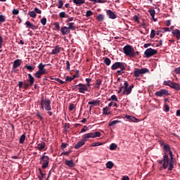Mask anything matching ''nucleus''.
<instances>
[{
  "label": "nucleus",
  "instance_id": "nucleus-38",
  "mask_svg": "<svg viewBox=\"0 0 180 180\" xmlns=\"http://www.w3.org/2000/svg\"><path fill=\"white\" fill-rule=\"evenodd\" d=\"M117 123H120V121H119V120L111 121L109 123L108 126H110V127L115 126V124H117Z\"/></svg>",
  "mask_w": 180,
  "mask_h": 180
},
{
  "label": "nucleus",
  "instance_id": "nucleus-46",
  "mask_svg": "<svg viewBox=\"0 0 180 180\" xmlns=\"http://www.w3.org/2000/svg\"><path fill=\"white\" fill-rule=\"evenodd\" d=\"M150 37V39H154L155 37V30H151Z\"/></svg>",
  "mask_w": 180,
  "mask_h": 180
},
{
  "label": "nucleus",
  "instance_id": "nucleus-29",
  "mask_svg": "<svg viewBox=\"0 0 180 180\" xmlns=\"http://www.w3.org/2000/svg\"><path fill=\"white\" fill-rule=\"evenodd\" d=\"M73 3L81 6V5L85 4V0H73Z\"/></svg>",
  "mask_w": 180,
  "mask_h": 180
},
{
  "label": "nucleus",
  "instance_id": "nucleus-10",
  "mask_svg": "<svg viewBox=\"0 0 180 180\" xmlns=\"http://www.w3.org/2000/svg\"><path fill=\"white\" fill-rule=\"evenodd\" d=\"M155 54H157V50L153 49L152 48L146 49L144 52V55L147 58H150V57H153V56H155Z\"/></svg>",
  "mask_w": 180,
  "mask_h": 180
},
{
  "label": "nucleus",
  "instance_id": "nucleus-26",
  "mask_svg": "<svg viewBox=\"0 0 180 180\" xmlns=\"http://www.w3.org/2000/svg\"><path fill=\"white\" fill-rule=\"evenodd\" d=\"M170 88H173V89H176V91H180V86L178 83L173 82Z\"/></svg>",
  "mask_w": 180,
  "mask_h": 180
},
{
  "label": "nucleus",
  "instance_id": "nucleus-61",
  "mask_svg": "<svg viewBox=\"0 0 180 180\" xmlns=\"http://www.w3.org/2000/svg\"><path fill=\"white\" fill-rule=\"evenodd\" d=\"M162 30H164V32H171L169 27H163Z\"/></svg>",
  "mask_w": 180,
  "mask_h": 180
},
{
  "label": "nucleus",
  "instance_id": "nucleus-9",
  "mask_svg": "<svg viewBox=\"0 0 180 180\" xmlns=\"http://www.w3.org/2000/svg\"><path fill=\"white\" fill-rule=\"evenodd\" d=\"M28 82L30 83L24 84V89H28L29 86H33V84H34V77H33L32 74H28Z\"/></svg>",
  "mask_w": 180,
  "mask_h": 180
},
{
  "label": "nucleus",
  "instance_id": "nucleus-54",
  "mask_svg": "<svg viewBox=\"0 0 180 180\" xmlns=\"http://www.w3.org/2000/svg\"><path fill=\"white\" fill-rule=\"evenodd\" d=\"M12 13H13V15H19V10H17V9H13V11H12Z\"/></svg>",
  "mask_w": 180,
  "mask_h": 180
},
{
  "label": "nucleus",
  "instance_id": "nucleus-41",
  "mask_svg": "<svg viewBox=\"0 0 180 180\" xmlns=\"http://www.w3.org/2000/svg\"><path fill=\"white\" fill-rule=\"evenodd\" d=\"M28 15L30 16V18H36V16L37 15L35 13V11H30L28 13Z\"/></svg>",
  "mask_w": 180,
  "mask_h": 180
},
{
  "label": "nucleus",
  "instance_id": "nucleus-17",
  "mask_svg": "<svg viewBox=\"0 0 180 180\" xmlns=\"http://www.w3.org/2000/svg\"><path fill=\"white\" fill-rule=\"evenodd\" d=\"M172 34L177 40L180 39V30L178 29H176L172 32Z\"/></svg>",
  "mask_w": 180,
  "mask_h": 180
},
{
  "label": "nucleus",
  "instance_id": "nucleus-36",
  "mask_svg": "<svg viewBox=\"0 0 180 180\" xmlns=\"http://www.w3.org/2000/svg\"><path fill=\"white\" fill-rule=\"evenodd\" d=\"M148 13H150L151 18H154V16H155V10L154 9H149Z\"/></svg>",
  "mask_w": 180,
  "mask_h": 180
},
{
  "label": "nucleus",
  "instance_id": "nucleus-49",
  "mask_svg": "<svg viewBox=\"0 0 180 180\" xmlns=\"http://www.w3.org/2000/svg\"><path fill=\"white\" fill-rule=\"evenodd\" d=\"M72 91H75V92H77V91H79V84L73 86Z\"/></svg>",
  "mask_w": 180,
  "mask_h": 180
},
{
  "label": "nucleus",
  "instance_id": "nucleus-37",
  "mask_svg": "<svg viewBox=\"0 0 180 180\" xmlns=\"http://www.w3.org/2000/svg\"><path fill=\"white\" fill-rule=\"evenodd\" d=\"M164 150L165 151H166V153H169L171 151V148L169 147V145H165Z\"/></svg>",
  "mask_w": 180,
  "mask_h": 180
},
{
  "label": "nucleus",
  "instance_id": "nucleus-25",
  "mask_svg": "<svg viewBox=\"0 0 180 180\" xmlns=\"http://www.w3.org/2000/svg\"><path fill=\"white\" fill-rule=\"evenodd\" d=\"M24 68H26L30 72H33L34 71V68H36L35 66L30 65H26Z\"/></svg>",
  "mask_w": 180,
  "mask_h": 180
},
{
  "label": "nucleus",
  "instance_id": "nucleus-6",
  "mask_svg": "<svg viewBox=\"0 0 180 180\" xmlns=\"http://www.w3.org/2000/svg\"><path fill=\"white\" fill-rule=\"evenodd\" d=\"M101 132H90L88 134H85L82 136V139L84 141H86L88 139H96V137H101Z\"/></svg>",
  "mask_w": 180,
  "mask_h": 180
},
{
  "label": "nucleus",
  "instance_id": "nucleus-48",
  "mask_svg": "<svg viewBox=\"0 0 180 180\" xmlns=\"http://www.w3.org/2000/svg\"><path fill=\"white\" fill-rule=\"evenodd\" d=\"M41 23L43 26H46V23H47V18H43L41 20Z\"/></svg>",
  "mask_w": 180,
  "mask_h": 180
},
{
  "label": "nucleus",
  "instance_id": "nucleus-56",
  "mask_svg": "<svg viewBox=\"0 0 180 180\" xmlns=\"http://www.w3.org/2000/svg\"><path fill=\"white\" fill-rule=\"evenodd\" d=\"M134 20H135V22H136V23H140V20L139 19V16L134 15Z\"/></svg>",
  "mask_w": 180,
  "mask_h": 180
},
{
  "label": "nucleus",
  "instance_id": "nucleus-59",
  "mask_svg": "<svg viewBox=\"0 0 180 180\" xmlns=\"http://www.w3.org/2000/svg\"><path fill=\"white\" fill-rule=\"evenodd\" d=\"M74 20V17H70L66 20V23H70V22H72Z\"/></svg>",
  "mask_w": 180,
  "mask_h": 180
},
{
  "label": "nucleus",
  "instance_id": "nucleus-51",
  "mask_svg": "<svg viewBox=\"0 0 180 180\" xmlns=\"http://www.w3.org/2000/svg\"><path fill=\"white\" fill-rule=\"evenodd\" d=\"M5 15H0V23H4L5 22Z\"/></svg>",
  "mask_w": 180,
  "mask_h": 180
},
{
  "label": "nucleus",
  "instance_id": "nucleus-21",
  "mask_svg": "<svg viewBox=\"0 0 180 180\" xmlns=\"http://www.w3.org/2000/svg\"><path fill=\"white\" fill-rule=\"evenodd\" d=\"M37 148L39 151H41V150H44L46 148V143L41 142V143H37Z\"/></svg>",
  "mask_w": 180,
  "mask_h": 180
},
{
  "label": "nucleus",
  "instance_id": "nucleus-3",
  "mask_svg": "<svg viewBox=\"0 0 180 180\" xmlns=\"http://www.w3.org/2000/svg\"><path fill=\"white\" fill-rule=\"evenodd\" d=\"M123 52L125 56L127 57H130L131 58H134L136 57V51H134V48L131 45H126L123 48Z\"/></svg>",
  "mask_w": 180,
  "mask_h": 180
},
{
  "label": "nucleus",
  "instance_id": "nucleus-14",
  "mask_svg": "<svg viewBox=\"0 0 180 180\" xmlns=\"http://www.w3.org/2000/svg\"><path fill=\"white\" fill-rule=\"evenodd\" d=\"M22 64V60L17 59L15 60L13 65V70H16V68H19V66Z\"/></svg>",
  "mask_w": 180,
  "mask_h": 180
},
{
  "label": "nucleus",
  "instance_id": "nucleus-34",
  "mask_svg": "<svg viewBox=\"0 0 180 180\" xmlns=\"http://www.w3.org/2000/svg\"><path fill=\"white\" fill-rule=\"evenodd\" d=\"M59 18H70V15L65 14V12L62 11L59 13Z\"/></svg>",
  "mask_w": 180,
  "mask_h": 180
},
{
  "label": "nucleus",
  "instance_id": "nucleus-52",
  "mask_svg": "<svg viewBox=\"0 0 180 180\" xmlns=\"http://www.w3.org/2000/svg\"><path fill=\"white\" fill-rule=\"evenodd\" d=\"M54 80L57 81V82H59V84H65V82H64V81H63V80H61L60 79H58V78H54Z\"/></svg>",
  "mask_w": 180,
  "mask_h": 180
},
{
  "label": "nucleus",
  "instance_id": "nucleus-63",
  "mask_svg": "<svg viewBox=\"0 0 180 180\" xmlns=\"http://www.w3.org/2000/svg\"><path fill=\"white\" fill-rule=\"evenodd\" d=\"M88 103L89 105H96V101H89Z\"/></svg>",
  "mask_w": 180,
  "mask_h": 180
},
{
  "label": "nucleus",
  "instance_id": "nucleus-23",
  "mask_svg": "<svg viewBox=\"0 0 180 180\" xmlns=\"http://www.w3.org/2000/svg\"><path fill=\"white\" fill-rule=\"evenodd\" d=\"M65 165H67L68 167H70V168L75 167V165L74 164V161H72V160H65Z\"/></svg>",
  "mask_w": 180,
  "mask_h": 180
},
{
  "label": "nucleus",
  "instance_id": "nucleus-15",
  "mask_svg": "<svg viewBox=\"0 0 180 180\" xmlns=\"http://www.w3.org/2000/svg\"><path fill=\"white\" fill-rule=\"evenodd\" d=\"M85 141L84 140V139L82 138V139L77 142L75 146V148L76 150H78V148H81V147H82V146H84L85 145Z\"/></svg>",
  "mask_w": 180,
  "mask_h": 180
},
{
  "label": "nucleus",
  "instance_id": "nucleus-8",
  "mask_svg": "<svg viewBox=\"0 0 180 180\" xmlns=\"http://www.w3.org/2000/svg\"><path fill=\"white\" fill-rule=\"evenodd\" d=\"M147 72H150V70L147 68H141V69H136L134 72V77H139L140 75L143 74H147Z\"/></svg>",
  "mask_w": 180,
  "mask_h": 180
},
{
  "label": "nucleus",
  "instance_id": "nucleus-30",
  "mask_svg": "<svg viewBox=\"0 0 180 180\" xmlns=\"http://www.w3.org/2000/svg\"><path fill=\"white\" fill-rule=\"evenodd\" d=\"M68 28H69L70 30H75V23L69 22Z\"/></svg>",
  "mask_w": 180,
  "mask_h": 180
},
{
  "label": "nucleus",
  "instance_id": "nucleus-60",
  "mask_svg": "<svg viewBox=\"0 0 180 180\" xmlns=\"http://www.w3.org/2000/svg\"><path fill=\"white\" fill-rule=\"evenodd\" d=\"M34 11H35V13H39V14H41V10L39 9L37 7H36V8H34Z\"/></svg>",
  "mask_w": 180,
  "mask_h": 180
},
{
  "label": "nucleus",
  "instance_id": "nucleus-45",
  "mask_svg": "<svg viewBox=\"0 0 180 180\" xmlns=\"http://www.w3.org/2000/svg\"><path fill=\"white\" fill-rule=\"evenodd\" d=\"M85 81H86V86L87 87H88V86H91V81H92V79H90V78H86V79H85Z\"/></svg>",
  "mask_w": 180,
  "mask_h": 180
},
{
  "label": "nucleus",
  "instance_id": "nucleus-7",
  "mask_svg": "<svg viewBox=\"0 0 180 180\" xmlns=\"http://www.w3.org/2000/svg\"><path fill=\"white\" fill-rule=\"evenodd\" d=\"M50 162V158L49 156L43 155L40 158V164L42 163V169H46L49 167V162Z\"/></svg>",
  "mask_w": 180,
  "mask_h": 180
},
{
  "label": "nucleus",
  "instance_id": "nucleus-13",
  "mask_svg": "<svg viewBox=\"0 0 180 180\" xmlns=\"http://www.w3.org/2000/svg\"><path fill=\"white\" fill-rule=\"evenodd\" d=\"M134 88V85L131 84L129 87L124 88L122 92L123 95H130L131 94V90Z\"/></svg>",
  "mask_w": 180,
  "mask_h": 180
},
{
  "label": "nucleus",
  "instance_id": "nucleus-2",
  "mask_svg": "<svg viewBox=\"0 0 180 180\" xmlns=\"http://www.w3.org/2000/svg\"><path fill=\"white\" fill-rule=\"evenodd\" d=\"M117 68H120V70L117 71V74H118V75H122L124 74V70H126V64L122 62H115L111 66V70H112V71L117 70Z\"/></svg>",
  "mask_w": 180,
  "mask_h": 180
},
{
  "label": "nucleus",
  "instance_id": "nucleus-62",
  "mask_svg": "<svg viewBox=\"0 0 180 180\" xmlns=\"http://www.w3.org/2000/svg\"><path fill=\"white\" fill-rule=\"evenodd\" d=\"M166 25H167V27L171 26V20H167L166 21Z\"/></svg>",
  "mask_w": 180,
  "mask_h": 180
},
{
  "label": "nucleus",
  "instance_id": "nucleus-55",
  "mask_svg": "<svg viewBox=\"0 0 180 180\" xmlns=\"http://www.w3.org/2000/svg\"><path fill=\"white\" fill-rule=\"evenodd\" d=\"M73 79H74L73 77H70L68 76H67L65 78V81L68 82H71V81H73Z\"/></svg>",
  "mask_w": 180,
  "mask_h": 180
},
{
  "label": "nucleus",
  "instance_id": "nucleus-22",
  "mask_svg": "<svg viewBox=\"0 0 180 180\" xmlns=\"http://www.w3.org/2000/svg\"><path fill=\"white\" fill-rule=\"evenodd\" d=\"M25 25L27 27H29L30 29H32V30H36V29H37V27L32 24V22H30V21H27L25 22Z\"/></svg>",
  "mask_w": 180,
  "mask_h": 180
},
{
  "label": "nucleus",
  "instance_id": "nucleus-44",
  "mask_svg": "<svg viewBox=\"0 0 180 180\" xmlns=\"http://www.w3.org/2000/svg\"><path fill=\"white\" fill-rule=\"evenodd\" d=\"M94 15V13L91 10H88L86 13V18H89V16H92Z\"/></svg>",
  "mask_w": 180,
  "mask_h": 180
},
{
  "label": "nucleus",
  "instance_id": "nucleus-18",
  "mask_svg": "<svg viewBox=\"0 0 180 180\" xmlns=\"http://www.w3.org/2000/svg\"><path fill=\"white\" fill-rule=\"evenodd\" d=\"M106 13L110 19H116L117 18L116 14H115V13H113V11H112L111 10H108L106 11Z\"/></svg>",
  "mask_w": 180,
  "mask_h": 180
},
{
  "label": "nucleus",
  "instance_id": "nucleus-27",
  "mask_svg": "<svg viewBox=\"0 0 180 180\" xmlns=\"http://www.w3.org/2000/svg\"><path fill=\"white\" fill-rule=\"evenodd\" d=\"M96 19L98 22H103L105 20V15L103 14H99L96 16Z\"/></svg>",
  "mask_w": 180,
  "mask_h": 180
},
{
  "label": "nucleus",
  "instance_id": "nucleus-50",
  "mask_svg": "<svg viewBox=\"0 0 180 180\" xmlns=\"http://www.w3.org/2000/svg\"><path fill=\"white\" fill-rule=\"evenodd\" d=\"M164 108H165L164 110H165L166 112L169 110V105H168V104H167V103H165L164 104Z\"/></svg>",
  "mask_w": 180,
  "mask_h": 180
},
{
  "label": "nucleus",
  "instance_id": "nucleus-16",
  "mask_svg": "<svg viewBox=\"0 0 180 180\" xmlns=\"http://www.w3.org/2000/svg\"><path fill=\"white\" fill-rule=\"evenodd\" d=\"M60 32L63 36H65L70 33L71 30H69L68 27H63L60 29Z\"/></svg>",
  "mask_w": 180,
  "mask_h": 180
},
{
  "label": "nucleus",
  "instance_id": "nucleus-32",
  "mask_svg": "<svg viewBox=\"0 0 180 180\" xmlns=\"http://www.w3.org/2000/svg\"><path fill=\"white\" fill-rule=\"evenodd\" d=\"M172 84H174V82L171 80H167L164 82V85H166L167 86H170V88L172 86Z\"/></svg>",
  "mask_w": 180,
  "mask_h": 180
},
{
  "label": "nucleus",
  "instance_id": "nucleus-24",
  "mask_svg": "<svg viewBox=\"0 0 180 180\" xmlns=\"http://www.w3.org/2000/svg\"><path fill=\"white\" fill-rule=\"evenodd\" d=\"M101 85H102V79H98L96 81V84L94 86L95 89H99Z\"/></svg>",
  "mask_w": 180,
  "mask_h": 180
},
{
  "label": "nucleus",
  "instance_id": "nucleus-58",
  "mask_svg": "<svg viewBox=\"0 0 180 180\" xmlns=\"http://www.w3.org/2000/svg\"><path fill=\"white\" fill-rule=\"evenodd\" d=\"M55 27L57 29V30H60V23L55 22Z\"/></svg>",
  "mask_w": 180,
  "mask_h": 180
},
{
  "label": "nucleus",
  "instance_id": "nucleus-39",
  "mask_svg": "<svg viewBox=\"0 0 180 180\" xmlns=\"http://www.w3.org/2000/svg\"><path fill=\"white\" fill-rule=\"evenodd\" d=\"M116 148H117V145L115 143H112L110 146V150H111V151H113V150H116Z\"/></svg>",
  "mask_w": 180,
  "mask_h": 180
},
{
  "label": "nucleus",
  "instance_id": "nucleus-35",
  "mask_svg": "<svg viewBox=\"0 0 180 180\" xmlns=\"http://www.w3.org/2000/svg\"><path fill=\"white\" fill-rule=\"evenodd\" d=\"M104 63L106 65H110V63H112V60H110V58H105Z\"/></svg>",
  "mask_w": 180,
  "mask_h": 180
},
{
  "label": "nucleus",
  "instance_id": "nucleus-33",
  "mask_svg": "<svg viewBox=\"0 0 180 180\" xmlns=\"http://www.w3.org/2000/svg\"><path fill=\"white\" fill-rule=\"evenodd\" d=\"M113 165L114 164L110 161H108L106 163V167L108 168L109 169H112V168H113Z\"/></svg>",
  "mask_w": 180,
  "mask_h": 180
},
{
  "label": "nucleus",
  "instance_id": "nucleus-19",
  "mask_svg": "<svg viewBox=\"0 0 180 180\" xmlns=\"http://www.w3.org/2000/svg\"><path fill=\"white\" fill-rule=\"evenodd\" d=\"M60 50H61V47H60V46L57 45V46H54L53 49H52L51 54H52V55L58 54V53H60Z\"/></svg>",
  "mask_w": 180,
  "mask_h": 180
},
{
  "label": "nucleus",
  "instance_id": "nucleus-43",
  "mask_svg": "<svg viewBox=\"0 0 180 180\" xmlns=\"http://www.w3.org/2000/svg\"><path fill=\"white\" fill-rule=\"evenodd\" d=\"M108 101H115V102H117V101H119L117 99V97L116 96V95H112L111 96V97L108 99Z\"/></svg>",
  "mask_w": 180,
  "mask_h": 180
},
{
  "label": "nucleus",
  "instance_id": "nucleus-42",
  "mask_svg": "<svg viewBox=\"0 0 180 180\" xmlns=\"http://www.w3.org/2000/svg\"><path fill=\"white\" fill-rule=\"evenodd\" d=\"M58 9H61L64 5V3H63V0H58Z\"/></svg>",
  "mask_w": 180,
  "mask_h": 180
},
{
  "label": "nucleus",
  "instance_id": "nucleus-12",
  "mask_svg": "<svg viewBox=\"0 0 180 180\" xmlns=\"http://www.w3.org/2000/svg\"><path fill=\"white\" fill-rule=\"evenodd\" d=\"M79 92L80 94H85V92H88V86H86V84L79 83Z\"/></svg>",
  "mask_w": 180,
  "mask_h": 180
},
{
  "label": "nucleus",
  "instance_id": "nucleus-53",
  "mask_svg": "<svg viewBox=\"0 0 180 180\" xmlns=\"http://www.w3.org/2000/svg\"><path fill=\"white\" fill-rule=\"evenodd\" d=\"M70 61L67 60L66 61V70H67V71H70Z\"/></svg>",
  "mask_w": 180,
  "mask_h": 180
},
{
  "label": "nucleus",
  "instance_id": "nucleus-5",
  "mask_svg": "<svg viewBox=\"0 0 180 180\" xmlns=\"http://www.w3.org/2000/svg\"><path fill=\"white\" fill-rule=\"evenodd\" d=\"M41 108L42 109V110H51V101H50V99L47 98L44 100V97H42L41 99Z\"/></svg>",
  "mask_w": 180,
  "mask_h": 180
},
{
  "label": "nucleus",
  "instance_id": "nucleus-28",
  "mask_svg": "<svg viewBox=\"0 0 180 180\" xmlns=\"http://www.w3.org/2000/svg\"><path fill=\"white\" fill-rule=\"evenodd\" d=\"M25 140H26V134H23L20 137V139H19L20 144H23Z\"/></svg>",
  "mask_w": 180,
  "mask_h": 180
},
{
  "label": "nucleus",
  "instance_id": "nucleus-64",
  "mask_svg": "<svg viewBox=\"0 0 180 180\" xmlns=\"http://www.w3.org/2000/svg\"><path fill=\"white\" fill-rule=\"evenodd\" d=\"M122 180H130V179H129L127 176H124L122 178Z\"/></svg>",
  "mask_w": 180,
  "mask_h": 180
},
{
  "label": "nucleus",
  "instance_id": "nucleus-57",
  "mask_svg": "<svg viewBox=\"0 0 180 180\" xmlns=\"http://www.w3.org/2000/svg\"><path fill=\"white\" fill-rule=\"evenodd\" d=\"M108 2V0H97V4H105Z\"/></svg>",
  "mask_w": 180,
  "mask_h": 180
},
{
  "label": "nucleus",
  "instance_id": "nucleus-40",
  "mask_svg": "<svg viewBox=\"0 0 180 180\" xmlns=\"http://www.w3.org/2000/svg\"><path fill=\"white\" fill-rule=\"evenodd\" d=\"M99 146H102V143L101 142L93 143L90 145V147H98Z\"/></svg>",
  "mask_w": 180,
  "mask_h": 180
},
{
  "label": "nucleus",
  "instance_id": "nucleus-47",
  "mask_svg": "<svg viewBox=\"0 0 180 180\" xmlns=\"http://www.w3.org/2000/svg\"><path fill=\"white\" fill-rule=\"evenodd\" d=\"M79 77V70H76L75 74L72 76L73 79Z\"/></svg>",
  "mask_w": 180,
  "mask_h": 180
},
{
  "label": "nucleus",
  "instance_id": "nucleus-31",
  "mask_svg": "<svg viewBox=\"0 0 180 180\" xmlns=\"http://www.w3.org/2000/svg\"><path fill=\"white\" fill-rule=\"evenodd\" d=\"M110 110V108L109 107H105L103 108V115H110V112H108Z\"/></svg>",
  "mask_w": 180,
  "mask_h": 180
},
{
  "label": "nucleus",
  "instance_id": "nucleus-20",
  "mask_svg": "<svg viewBox=\"0 0 180 180\" xmlns=\"http://www.w3.org/2000/svg\"><path fill=\"white\" fill-rule=\"evenodd\" d=\"M126 119H128L129 122H134V123L139 122V119L136 118L135 117H133L131 115H126Z\"/></svg>",
  "mask_w": 180,
  "mask_h": 180
},
{
  "label": "nucleus",
  "instance_id": "nucleus-4",
  "mask_svg": "<svg viewBox=\"0 0 180 180\" xmlns=\"http://www.w3.org/2000/svg\"><path fill=\"white\" fill-rule=\"evenodd\" d=\"M46 65L43 64V63H41L38 65V71L34 73L35 78H38V79H40L41 78V75H44L47 74V70L46 68Z\"/></svg>",
  "mask_w": 180,
  "mask_h": 180
},
{
  "label": "nucleus",
  "instance_id": "nucleus-11",
  "mask_svg": "<svg viewBox=\"0 0 180 180\" xmlns=\"http://www.w3.org/2000/svg\"><path fill=\"white\" fill-rule=\"evenodd\" d=\"M155 96H163V98H165V96H169V92H168V90L165 89H162L158 91H156L155 93Z\"/></svg>",
  "mask_w": 180,
  "mask_h": 180
},
{
  "label": "nucleus",
  "instance_id": "nucleus-1",
  "mask_svg": "<svg viewBox=\"0 0 180 180\" xmlns=\"http://www.w3.org/2000/svg\"><path fill=\"white\" fill-rule=\"evenodd\" d=\"M169 155L170 158L168 157L167 154L163 155L162 160H158V164L162 165V167L163 169H167V174H170L172 169L175 168V158H174V154L172 151L169 152Z\"/></svg>",
  "mask_w": 180,
  "mask_h": 180
}]
</instances>
